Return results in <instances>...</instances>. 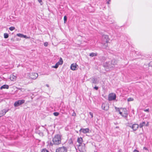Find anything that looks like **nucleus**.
<instances>
[{"label": "nucleus", "mask_w": 152, "mask_h": 152, "mask_svg": "<svg viewBox=\"0 0 152 152\" xmlns=\"http://www.w3.org/2000/svg\"><path fill=\"white\" fill-rule=\"evenodd\" d=\"M53 142H50V145L53 146V145H58L61 142V136L57 134L55 135L52 140Z\"/></svg>", "instance_id": "nucleus-1"}, {"label": "nucleus", "mask_w": 152, "mask_h": 152, "mask_svg": "<svg viewBox=\"0 0 152 152\" xmlns=\"http://www.w3.org/2000/svg\"><path fill=\"white\" fill-rule=\"evenodd\" d=\"M25 102V100L24 99L18 100L14 103V105L15 107H18L23 104Z\"/></svg>", "instance_id": "nucleus-2"}, {"label": "nucleus", "mask_w": 152, "mask_h": 152, "mask_svg": "<svg viewBox=\"0 0 152 152\" xmlns=\"http://www.w3.org/2000/svg\"><path fill=\"white\" fill-rule=\"evenodd\" d=\"M112 64V62L111 61H107L105 63L103 64V66L105 67H108L109 68H111L113 67V66L111 65Z\"/></svg>", "instance_id": "nucleus-3"}, {"label": "nucleus", "mask_w": 152, "mask_h": 152, "mask_svg": "<svg viewBox=\"0 0 152 152\" xmlns=\"http://www.w3.org/2000/svg\"><path fill=\"white\" fill-rule=\"evenodd\" d=\"M116 98V94L113 93H112L109 94L108 100L109 101L114 100Z\"/></svg>", "instance_id": "nucleus-4"}, {"label": "nucleus", "mask_w": 152, "mask_h": 152, "mask_svg": "<svg viewBox=\"0 0 152 152\" xmlns=\"http://www.w3.org/2000/svg\"><path fill=\"white\" fill-rule=\"evenodd\" d=\"M78 148L80 152H85L86 151L85 145L84 143L81 145V146H78Z\"/></svg>", "instance_id": "nucleus-5"}, {"label": "nucleus", "mask_w": 152, "mask_h": 152, "mask_svg": "<svg viewBox=\"0 0 152 152\" xmlns=\"http://www.w3.org/2000/svg\"><path fill=\"white\" fill-rule=\"evenodd\" d=\"M38 75L36 73H31L30 74V77L32 79H35L38 77Z\"/></svg>", "instance_id": "nucleus-6"}, {"label": "nucleus", "mask_w": 152, "mask_h": 152, "mask_svg": "<svg viewBox=\"0 0 152 152\" xmlns=\"http://www.w3.org/2000/svg\"><path fill=\"white\" fill-rule=\"evenodd\" d=\"M89 129L88 128H81L80 130L79 131L80 132H82L83 133H86L89 132Z\"/></svg>", "instance_id": "nucleus-7"}, {"label": "nucleus", "mask_w": 152, "mask_h": 152, "mask_svg": "<svg viewBox=\"0 0 152 152\" xmlns=\"http://www.w3.org/2000/svg\"><path fill=\"white\" fill-rule=\"evenodd\" d=\"M58 151L61 152H67V149L64 146H63L61 148H59L57 149Z\"/></svg>", "instance_id": "nucleus-8"}, {"label": "nucleus", "mask_w": 152, "mask_h": 152, "mask_svg": "<svg viewBox=\"0 0 152 152\" xmlns=\"http://www.w3.org/2000/svg\"><path fill=\"white\" fill-rule=\"evenodd\" d=\"M139 126L138 124H134L132 125V129H133V131H136L137 129Z\"/></svg>", "instance_id": "nucleus-9"}, {"label": "nucleus", "mask_w": 152, "mask_h": 152, "mask_svg": "<svg viewBox=\"0 0 152 152\" xmlns=\"http://www.w3.org/2000/svg\"><path fill=\"white\" fill-rule=\"evenodd\" d=\"M102 109L105 110H107L108 109V107L107 104L103 103L102 105Z\"/></svg>", "instance_id": "nucleus-10"}, {"label": "nucleus", "mask_w": 152, "mask_h": 152, "mask_svg": "<svg viewBox=\"0 0 152 152\" xmlns=\"http://www.w3.org/2000/svg\"><path fill=\"white\" fill-rule=\"evenodd\" d=\"M83 140L81 137H78L77 138V142L79 143V144L77 145L78 146H81V145L82 144V143Z\"/></svg>", "instance_id": "nucleus-11"}, {"label": "nucleus", "mask_w": 152, "mask_h": 152, "mask_svg": "<svg viewBox=\"0 0 152 152\" xmlns=\"http://www.w3.org/2000/svg\"><path fill=\"white\" fill-rule=\"evenodd\" d=\"M77 66V65L76 64H72L71 65V69L73 70H75Z\"/></svg>", "instance_id": "nucleus-12"}, {"label": "nucleus", "mask_w": 152, "mask_h": 152, "mask_svg": "<svg viewBox=\"0 0 152 152\" xmlns=\"http://www.w3.org/2000/svg\"><path fill=\"white\" fill-rule=\"evenodd\" d=\"M102 39H104V41L105 42H108L109 41L108 36L107 35H104L102 37Z\"/></svg>", "instance_id": "nucleus-13"}, {"label": "nucleus", "mask_w": 152, "mask_h": 152, "mask_svg": "<svg viewBox=\"0 0 152 152\" xmlns=\"http://www.w3.org/2000/svg\"><path fill=\"white\" fill-rule=\"evenodd\" d=\"M111 61L112 62V65L113 66V67H114L115 65L117 64V61L115 59H113L112 60H111Z\"/></svg>", "instance_id": "nucleus-14"}, {"label": "nucleus", "mask_w": 152, "mask_h": 152, "mask_svg": "<svg viewBox=\"0 0 152 152\" xmlns=\"http://www.w3.org/2000/svg\"><path fill=\"white\" fill-rule=\"evenodd\" d=\"M128 114V113H123L122 115V116L125 118L127 121L128 120L127 118Z\"/></svg>", "instance_id": "nucleus-15"}, {"label": "nucleus", "mask_w": 152, "mask_h": 152, "mask_svg": "<svg viewBox=\"0 0 152 152\" xmlns=\"http://www.w3.org/2000/svg\"><path fill=\"white\" fill-rule=\"evenodd\" d=\"M9 88V86L8 85H4L2 86H1L0 88V89L2 90L3 89H8Z\"/></svg>", "instance_id": "nucleus-16"}, {"label": "nucleus", "mask_w": 152, "mask_h": 152, "mask_svg": "<svg viewBox=\"0 0 152 152\" xmlns=\"http://www.w3.org/2000/svg\"><path fill=\"white\" fill-rule=\"evenodd\" d=\"M92 83L94 84H97V79L96 78H93L92 80Z\"/></svg>", "instance_id": "nucleus-17"}, {"label": "nucleus", "mask_w": 152, "mask_h": 152, "mask_svg": "<svg viewBox=\"0 0 152 152\" xmlns=\"http://www.w3.org/2000/svg\"><path fill=\"white\" fill-rule=\"evenodd\" d=\"M97 55V53H92L90 54L89 56L91 57H93L95 56H96Z\"/></svg>", "instance_id": "nucleus-18"}, {"label": "nucleus", "mask_w": 152, "mask_h": 152, "mask_svg": "<svg viewBox=\"0 0 152 152\" xmlns=\"http://www.w3.org/2000/svg\"><path fill=\"white\" fill-rule=\"evenodd\" d=\"M145 122L144 121L142 122V123L140 124L139 125V127L140 128H142L143 126H145Z\"/></svg>", "instance_id": "nucleus-19"}, {"label": "nucleus", "mask_w": 152, "mask_h": 152, "mask_svg": "<svg viewBox=\"0 0 152 152\" xmlns=\"http://www.w3.org/2000/svg\"><path fill=\"white\" fill-rule=\"evenodd\" d=\"M59 63V62H57L56 64L55 65V66H52V68H54L56 69L57 68L58 66L59 65L58 64Z\"/></svg>", "instance_id": "nucleus-20"}, {"label": "nucleus", "mask_w": 152, "mask_h": 152, "mask_svg": "<svg viewBox=\"0 0 152 152\" xmlns=\"http://www.w3.org/2000/svg\"><path fill=\"white\" fill-rule=\"evenodd\" d=\"M58 62H59V63L58 64L59 65H62L63 63V61L62 58H60V60H59V61H58Z\"/></svg>", "instance_id": "nucleus-21"}, {"label": "nucleus", "mask_w": 152, "mask_h": 152, "mask_svg": "<svg viewBox=\"0 0 152 152\" xmlns=\"http://www.w3.org/2000/svg\"><path fill=\"white\" fill-rule=\"evenodd\" d=\"M5 114L4 113L3 110H1L0 111V117L3 116Z\"/></svg>", "instance_id": "nucleus-22"}, {"label": "nucleus", "mask_w": 152, "mask_h": 152, "mask_svg": "<svg viewBox=\"0 0 152 152\" xmlns=\"http://www.w3.org/2000/svg\"><path fill=\"white\" fill-rule=\"evenodd\" d=\"M107 59L104 56H102L101 57V60H102V61L104 62Z\"/></svg>", "instance_id": "nucleus-23"}, {"label": "nucleus", "mask_w": 152, "mask_h": 152, "mask_svg": "<svg viewBox=\"0 0 152 152\" xmlns=\"http://www.w3.org/2000/svg\"><path fill=\"white\" fill-rule=\"evenodd\" d=\"M9 37V35L7 33H4V37L5 38L7 39Z\"/></svg>", "instance_id": "nucleus-24"}, {"label": "nucleus", "mask_w": 152, "mask_h": 152, "mask_svg": "<svg viewBox=\"0 0 152 152\" xmlns=\"http://www.w3.org/2000/svg\"><path fill=\"white\" fill-rule=\"evenodd\" d=\"M16 77H15L14 76L12 75V76H11V77H10V79H11V80H14L16 79Z\"/></svg>", "instance_id": "nucleus-25"}, {"label": "nucleus", "mask_w": 152, "mask_h": 152, "mask_svg": "<svg viewBox=\"0 0 152 152\" xmlns=\"http://www.w3.org/2000/svg\"><path fill=\"white\" fill-rule=\"evenodd\" d=\"M16 35L18 37H21V38L23 37V34H22L19 33V34H16Z\"/></svg>", "instance_id": "nucleus-26"}, {"label": "nucleus", "mask_w": 152, "mask_h": 152, "mask_svg": "<svg viewBox=\"0 0 152 152\" xmlns=\"http://www.w3.org/2000/svg\"><path fill=\"white\" fill-rule=\"evenodd\" d=\"M67 18L66 16H64V23H66V22Z\"/></svg>", "instance_id": "nucleus-27"}, {"label": "nucleus", "mask_w": 152, "mask_h": 152, "mask_svg": "<svg viewBox=\"0 0 152 152\" xmlns=\"http://www.w3.org/2000/svg\"><path fill=\"white\" fill-rule=\"evenodd\" d=\"M9 29L10 30L12 31L15 29V27H11L9 28Z\"/></svg>", "instance_id": "nucleus-28"}, {"label": "nucleus", "mask_w": 152, "mask_h": 152, "mask_svg": "<svg viewBox=\"0 0 152 152\" xmlns=\"http://www.w3.org/2000/svg\"><path fill=\"white\" fill-rule=\"evenodd\" d=\"M41 152H49V151L47 149L44 148L42 149Z\"/></svg>", "instance_id": "nucleus-29"}, {"label": "nucleus", "mask_w": 152, "mask_h": 152, "mask_svg": "<svg viewBox=\"0 0 152 152\" xmlns=\"http://www.w3.org/2000/svg\"><path fill=\"white\" fill-rule=\"evenodd\" d=\"M59 114V113L58 112H54L53 113V115L56 116H58Z\"/></svg>", "instance_id": "nucleus-30"}, {"label": "nucleus", "mask_w": 152, "mask_h": 152, "mask_svg": "<svg viewBox=\"0 0 152 152\" xmlns=\"http://www.w3.org/2000/svg\"><path fill=\"white\" fill-rule=\"evenodd\" d=\"M133 99L132 98H128L127 99V101L128 102L132 101H133Z\"/></svg>", "instance_id": "nucleus-31"}, {"label": "nucleus", "mask_w": 152, "mask_h": 152, "mask_svg": "<svg viewBox=\"0 0 152 152\" xmlns=\"http://www.w3.org/2000/svg\"><path fill=\"white\" fill-rule=\"evenodd\" d=\"M106 43L104 44V46H105L104 47V48H106L108 46V42H106Z\"/></svg>", "instance_id": "nucleus-32"}, {"label": "nucleus", "mask_w": 152, "mask_h": 152, "mask_svg": "<svg viewBox=\"0 0 152 152\" xmlns=\"http://www.w3.org/2000/svg\"><path fill=\"white\" fill-rule=\"evenodd\" d=\"M148 65L149 66L152 67V61H150Z\"/></svg>", "instance_id": "nucleus-33"}, {"label": "nucleus", "mask_w": 152, "mask_h": 152, "mask_svg": "<svg viewBox=\"0 0 152 152\" xmlns=\"http://www.w3.org/2000/svg\"><path fill=\"white\" fill-rule=\"evenodd\" d=\"M90 115H91V118H92L93 117V114L92 113L90 112L89 113Z\"/></svg>", "instance_id": "nucleus-34"}, {"label": "nucleus", "mask_w": 152, "mask_h": 152, "mask_svg": "<svg viewBox=\"0 0 152 152\" xmlns=\"http://www.w3.org/2000/svg\"><path fill=\"white\" fill-rule=\"evenodd\" d=\"M48 45V42H45L44 43V45L45 47H47Z\"/></svg>", "instance_id": "nucleus-35"}, {"label": "nucleus", "mask_w": 152, "mask_h": 152, "mask_svg": "<svg viewBox=\"0 0 152 152\" xmlns=\"http://www.w3.org/2000/svg\"><path fill=\"white\" fill-rule=\"evenodd\" d=\"M123 110H124V113H127V110L126 108H123Z\"/></svg>", "instance_id": "nucleus-36"}, {"label": "nucleus", "mask_w": 152, "mask_h": 152, "mask_svg": "<svg viewBox=\"0 0 152 152\" xmlns=\"http://www.w3.org/2000/svg\"><path fill=\"white\" fill-rule=\"evenodd\" d=\"M3 110V111L4 112V113L5 114H6V113L8 111V110H6L4 109Z\"/></svg>", "instance_id": "nucleus-37"}, {"label": "nucleus", "mask_w": 152, "mask_h": 152, "mask_svg": "<svg viewBox=\"0 0 152 152\" xmlns=\"http://www.w3.org/2000/svg\"><path fill=\"white\" fill-rule=\"evenodd\" d=\"M98 87L97 86H95L94 88L95 89V90H97L98 89Z\"/></svg>", "instance_id": "nucleus-38"}, {"label": "nucleus", "mask_w": 152, "mask_h": 152, "mask_svg": "<svg viewBox=\"0 0 152 152\" xmlns=\"http://www.w3.org/2000/svg\"><path fill=\"white\" fill-rule=\"evenodd\" d=\"M129 124L128 125H127V126L129 127H130V128H132V124Z\"/></svg>", "instance_id": "nucleus-39"}, {"label": "nucleus", "mask_w": 152, "mask_h": 152, "mask_svg": "<svg viewBox=\"0 0 152 152\" xmlns=\"http://www.w3.org/2000/svg\"><path fill=\"white\" fill-rule=\"evenodd\" d=\"M115 110H118V112H119V111H120V110H119V108H118L116 107H115Z\"/></svg>", "instance_id": "nucleus-40"}, {"label": "nucleus", "mask_w": 152, "mask_h": 152, "mask_svg": "<svg viewBox=\"0 0 152 152\" xmlns=\"http://www.w3.org/2000/svg\"><path fill=\"white\" fill-rule=\"evenodd\" d=\"M144 111L146 112H149V109H146L144 110Z\"/></svg>", "instance_id": "nucleus-41"}, {"label": "nucleus", "mask_w": 152, "mask_h": 152, "mask_svg": "<svg viewBox=\"0 0 152 152\" xmlns=\"http://www.w3.org/2000/svg\"><path fill=\"white\" fill-rule=\"evenodd\" d=\"M41 4V5H42V4L41 3L42 2V0H37Z\"/></svg>", "instance_id": "nucleus-42"}, {"label": "nucleus", "mask_w": 152, "mask_h": 152, "mask_svg": "<svg viewBox=\"0 0 152 152\" xmlns=\"http://www.w3.org/2000/svg\"><path fill=\"white\" fill-rule=\"evenodd\" d=\"M23 38H27V36L26 35H23Z\"/></svg>", "instance_id": "nucleus-43"}, {"label": "nucleus", "mask_w": 152, "mask_h": 152, "mask_svg": "<svg viewBox=\"0 0 152 152\" xmlns=\"http://www.w3.org/2000/svg\"><path fill=\"white\" fill-rule=\"evenodd\" d=\"M37 132H38V133H39V134H43L42 132H40V131H38Z\"/></svg>", "instance_id": "nucleus-44"}, {"label": "nucleus", "mask_w": 152, "mask_h": 152, "mask_svg": "<svg viewBox=\"0 0 152 152\" xmlns=\"http://www.w3.org/2000/svg\"><path fill=\"white\" fill-rule=\"evenodd\" d=\"M134 152H139V151L135 149L134 151Z\"/></svg>", "instance_id": "nucleus-45"}, {"label": "nucleus", "mask_w": 152, "mask_h": 152, "mask_svg": "<svg viewBox=\"0 0 152 152\" xmlns=\"http://www.w3.org/2000/svg\"><path fill=\"white\" fill-rule=\"evenodd\" d=\"M110 1V0H108V1L107 2V4H109L110 3L109 2Z\"/></svg>", "instance_id": "nucleus-46"}, {"label": "nucleus", "mask_w": 152, "mask_h": 152, "mask_svg": "<svg viewBox=\"0 0 152 152\" xmlns=\"http://www.w3.org/2000/svg\"><path fill=\"white\" fill-rule=\"evenodd\" d=\"M119 113L121 115H122V114H123V113L122 112H121V111H119Z\"/></svg>", "instance_id": "nucleus-47"}, {"label": "nucleus", "mask_w": 152, "mask_h": 152, "mask_svg": "<svg viewBox=\"0 0 152 152\" xmlns=\"http://www.w3.org/2000/svg\"><path fill=\"white\" fill-rule=\"evenodd\" d=\"M143 149L146 150H148L147 148H146V147H144Z\"/></svg>", "instance_id": "nucleus-48"}, {"label": "nucleus", "mask_w": 152, "mask_h": 152, "mask_svg": "<svg viewBox=\"0 0 152 152\" xmlns=\"http://www.w3.org/2000/svg\"><path fill=\"white\" fill-rule=\"evenodd\" d=\"M148 126V122L146 124H145V126Z\"/></svg>", "instance_id": "nucleus-49"}, {"label": "nucleus", "mask_w": 152, "mask_h": 152, "mask_svg": "<svg viewBox=\"0 0 152 152\" xmlns=\"http://www.w3.org/2000/svg\"><path fill=\"white\" fill-rule=\"evenodd\" d=\"M75 113L74 112V113H73V114L72 115L74 116V115H75Z\"/></svg>", "instance_id": "nucleus-50"}, {"label": "nucleus", "mask_w": 152, "mask_h": 152, "mask_svg": "<svg viewBox=\"0 0 152 152\" xmlns=\"http://www.w3.org/2000/svg\"><path fill=\"white\" fill-rule=\"evenodd\" d=\"M75 113L74 112V113H73V114L72 115L74 116V115H75Z\"/></svg>", "instance_id": "nucleus-51"}, {"label": "nucleus", "mask_w": 152, "mask_h": 152, "mask_svg": "<svg viewBox=\"0 0 152 152\" xmlns=\"http://www.w3.org/2000/svg\"><path fill=\"white\" fill-rule=\"evenodd\" d=\"M116 128H119V127L118 126H116Z\"/></svg>", "instance_id": "nucleus-52"}, {"label": "nucleus", "mask_w": 152, "mask_h": 152, "mask_svg": "<svg viewBox=\"0 0 152 152\" xmlns=\"http://www.w3.org/2000/svg\"><path fill=\"white\" fill-rule=\"evenodd\" d=\"M117 111H118V110H115Z\"/></svg>", "instance_id": "nucleus-53"}]
</instances>
